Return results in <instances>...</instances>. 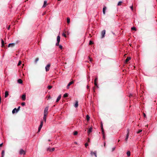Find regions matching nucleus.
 Instances as JSON below:
<instances>
[{"label": "nucleus", "instance_id": "ea45409f", "mask_svg": "<svg viewBox=\"0 0 157 157\" xmlns=\"http://www.w3.org/2000/svg\"><path fill=\"white\" fill-rule=\"evenodd\" d=\"M25 104V102H23L21 103V105L22 106H24Z\"/></svg>", "mask_w": 157, "mask_h": 157}, {"label": "nucleus", "instance_id": "79ce46f5", "mask_svg": "<svg viewBox=\"0 0 157 157\" xmlns=\"http://www.w3.org/2000/svg\"><path fill=\"white\" fill-rule=\"evenodd\" d=\"M59 47L60 49H62L63 48V46L61 45H59Z\"/></svg>", "mask_w": 157, "mask_h": 157}, {"label": "nucleus", "instance_id": "0e129e2a", "mask_svg": "<svg viewBox=\"0 0 157 157\" xmlns=\"http://www.w3.org/2000/svg\"><path fill=\"white\" fill-rule=\"evenodd\" d=\"M120 141V140H118V142H119Z\"/></svg>", "mask_w": 157, "mask_h": 157}, {"label": "nucleus", "instance_id": "ddd939ff", "mask_svg": "<svg viewBox=\"0 0 157 157\" xmlns=\"http://www.w3.org/2000/svg\"><path fill=\"white\" fill-rule=\"evenodd\" d=\"M106 8L105 6H104L103 9V12L104 14H105V11L106 10Z\"/></svg>", "mask_w": 157, "mask_h": 157}, {"label": "nucleus", "instance_id": "0eeeda50", "mask_svg": "<svg viewBox=\"0 0 157 157\" xmlns=\"http://www.w3.org/2000/svg\"><path fill=\"white\" fill-rule=\"evenodd\" d=\"M101 128L102 134L103 135V138L104 139L105 137H104V129L103 128V124L101 123Z\"/></svg>", "mask_w": 157, "mask_h": 157}, {"label": "nucleus", "instance_id": "5fc2aeb1", "mask_svg": "<svg viewBox=\"0 0 157 157\" xmlns=\"http://www.w3.org/2000/svg\"><path fill=\"white\" fill-rule=\"evenodd\" d=\"M130 8L132 9V10H133V6H132L130 7Z\"/></svg>", "mask_w": 157, "mask_h": 157}, {"label": "nucleus", "instance_id": "864d4df0", "mask_svg": "<svg viewBox=\"0 0 157 157\" xmlns=\"http://www.w3.org/2000/svg\"><path fill=\"white\" fill-rule=\"evenodd\" d=\"M10 28V26L9 25V26L8 27L7 29L8 30H9Z\"/></svg>", "mask_w": 157, "mask_h": 157}, {"label": "nucleus", "instance_id": "9d476101", "mask_svg": "<svg viewBox=\"0 0 157 157\" xmlns=\"http://www.w3.org/2000/svg\"><path fill=\"white\" fill-rule=\"evenodd\" d=\"M47 5V1L46 0L44 1V5L42 7L44 8Z\"/></svg>", "mask_w": 157, "mask_h": 157}, {"label": "nucleus", "instance_id": "9b49d317", "mask_svg": "<svg viewBox=\"0 0 157 157\" xmlns=\"http://www.w3.org/2000/svg\"><path fill=\"white\" fill-rule=\"evenodd\" d=\"M15 44L14 43L9 44L8 45V47H13L14 46Z\"/></svg>", "mask_w": 157, "mask_h": 157}, {"label": "nucleus", "instance_id": "13d9d810", "mask_svg": "<svg viewBox=\"0 0 157 157\" xmlns=\"http://www.w3.org/2000/svg\"><path fill=\"white\" fill-rule=\"evenodd\" d=\"M87 88H88V89H89V86H87Z\"/></svg>", "mask_w": 157, "mask_h": 157}, {"label": "nucleus", "instance_id": "cd10ccee", "mask_svg": "<svg viewBox=\"0 0 157 157\" xmlns=\"http://www.w3.org/2000/svg\"><path fill=\"white\" fill-rule=\"evenodd\" d=\"M78 132L77 131H75L73 133V134L74 135H76L78 134Z\"/></svg>", "mask_w": 157, "mask_h": 157}, {"label": "nucleus", "instance_id": "e433bc0d", "mask_svg": "<svg viewBox=\"0 0 157 157\" xmlns=\"http://www.w3.org/2000/svg\"><path fill=\"white\" fill-rule=\"evenodd\" d=\"M39 60V58H36V59L35 60V62L36 63L37 61H38Z\"/></svg>", "mask_w": 157, "mask_h": 157}, {"label": "nucleus", "instance_id": "4c0bfd02", "mask_svg": "<svg viewBox=\"0 0 157 157\" xmlns=\"http://www.w3.org/2000/svg\"><path fill=\"white\" fill-rule=\"evenodd\" d=\"M131 29L133 30H136V29L135 27H132Z\"/></svg>", "mask_w": 157, "mask_h": 157}, {"label": "nucleus", "instance_id": "052dcab7", "mask_svg": "<svg viewBox=\"0 0 157 157\" xmlns=\"http://www.w3.org/2000/svg\"><path fill=\"white\" fill-rule=\"evenodd\" d=\"M75 144H77V143L76 142H75Z\"/></svg>", "mask_w": 157, "mask_h": 157}, {"label": "nucleus", "instance_id": "423d86ee", "mask_svg": "<svg viewBox=\"0 0 157 157\" xmlns=\"http://www.w3.org/2000/svg\"><path fill=\"white\" fill-rule=\"evenodd\" d=\"M19 154L20 155H25V151L22 149H21L19 151Z\"/></svg>", "mask_w": 157, "mask_h": 157}, {"label": "nucleus", "instance_id": "f3484780", "mask_svg": "<svg viewBox=\"0 0 157 157\" xmlns=\"http://www.w3.org/2000/svg\"><path fill=\"white\" fill-rule=\"evenodd\" d=\"M60 36H58L57 37V41L58 42H59L60 41Z\"/></svg>", "mask_w": 157, "mask_h": 157}, {"label": "nucleus", "instance_id": "c756f323", "mask_svg": "<svg viewBox=\"0 0 157 157\" xmlns=\"http://www.w3.org/2000/svg\"><path fill=\"white\" fill-rule=\"evenodd\" d=\"M55 150V148L54 147H53L52 149H50V152L53 151H54Z\"/></svg>", "mask_w": 157, "mask_h": 157}, {"label": "nucleus", "instance_id": "dca6fc26", "mask_svg": "<svg viewBox=\"0 0 157 157\" xmlns=\"http://www.w3.org/2000/svg\"><path fill=\"white\" fill-rule=\"evenodd\" d=\"M8 95H9V94H8V92L7 91H6L5 92V98L7 97V96H8Z\"/></svg>", "mask_w": 157, "mask_h": 157}, {"label": "nucleus", "instance_id": "49530a36", "mask_svg": "<svg viewBox=\"0 0 157 157\" xmlns=\"http://www.w3.org/2000/svg\"><path fill=\"white\" fill-rule=\"evenodd\" d=\"M127 134L129 135V129H128L127 130Z\"/></svg>", "mask_w": 157, "mask_h": 157}, {"label": "nucleus", "instance_id": "2eb2a0df", "mask_svg": "<svg viewBox=\"0 0 157 157\" xmlns=\"http://www.w3.org/2000/svg\"><path fill=\"white\" fill-rule=\"evenodd\" d=\"M92 128L91 127L88 130V134H89L90 132H92Z\"/></svg>", "mask_w": 157, "mask_h": 157}, {"label": "nucleus", "instance_id": "a878e982", "mask_svg": "<svg viewBox=\"0 0 157 157\" xmlns=\"http://www.w3.org/2000/svg\"><path fill=\"white\" fill-rule=\"evenodd\" d=\"M67 22L68 24H69L70 23V19L69 17L67 18Z\"/></svg>", "mask_w": 157, "mask_h": 157}, {"label": "nucleus", "instance_id": "680f3d73", "mask_svg": "<svg viewBox=\"0 0 157 157\" xmlns=\"http://www.w3.org/2000/svg\"><path fill=\"white\" fill-rule=\"evenodd\" d=\"M48 141H51V140H48Z\"/></svg>", "mask_w": 157, "mask_h": 157}, {"label": "nucleus", "instance_id": "aec40b11", "mask_svg": "<svg viewBox=\"0 0 157 157\" xmlns=\"http://www.w3.org/2000/svg\"><path fill=\"white\" fill-rule=\"evenodd\" d=\"M78 106V101H76L75 105V106L76 108H77Z\"/></svg>", "mask_w": 157, "mask_h": 157}, {"label": "nucleus", "instance_id": "f704fd0d", "mask_svg": "<svg viewBox=\"0 0 157 157\" xmlns=\"http://www.w3.org/2000/svg\"><path fill=\"white\" fill-rule=\"evenodd\" d=\"M21 61H20V60L19 61L18 63V64H17V66H19L20 65H21Z\"/></svg>", "mask_w": 157, "mask_h": 157}, {"label": "nucleus", "instance_id": "39448f33", "mask_svg": "<svg viewBox=\"0 0 157 157\" xmlns=\"http://www.w3.org/2000/svg\"><path fill=\"white\" fill-rule=\"evenodd\" d=\"M50 66H51L50 64L49 63L46 66V67H45V69H46V71H49V70L50 69Z\"/></svg>", "mask_w": 157, "mask_h": 157}, {"label": "nucleus", "instance_id": "393cba45", "mask_svg": "<svg viewBox=\"0 0 157 157\" xmlns=\"http://www.w3.org/2000/svg\"><path fill=\"white\" fill-rule=\"evenodd\" d=\"M86 120L87 121H89V120L90 117L88 115H86Z\"/></svg>", "mask_w": 157, "mask_h": 157}, {"label": "nucleus", "instance_id": "72a5a7b5", "mask_svg": "<svg viewBox=\"0 0 157 157\" xmlns=\"http://www.w3.org/2000/svg\"><path fill=\"white\" fill-rule=\"evenodd\" d=\"M93 44V42L92 41L90 40L89 42V45H92Z\"/></svg>", "mask_w": 157, "mask_h": 157}, {"label": "nucleus", "instance_id": "5701e85b", "mask_svg": "<svg viewBox=\"0 0 157 157\" xmlns=\"http://www.w3.org/2000/svg\"><path fill=\"white\" fill-rule=\"evenodd\" d=\"M129 136V135L128 134H127V135L126 136V138L125 139V140L126 141H127L128 139V136Z\"/></svg>", "mask_w": 157, "mask_h": 157}, {"label": "nucleus", "instance_id": "473e14b6", "mask_svg": "<svg viewBox=\"0 0 157 157\" xmlns=\"http://www.w3.org/2000/svg\"><path fill=\"white\" fill-rule=\"evenodd\" d=\"M122 3V2L121 1L119 2L118 3V6H120Z\"/></svg>", "mask_w": 157, "mask_h": 157}, {"label": "nucleus", "instance_id": "f257e3e1", "mask_svg": "<svg viewBox=\"0 0 157 157\" xmlns=\"http://www.w3.org/2000/svg\"><path fill=\"white\" fill-rule=\"evenodd\" d=\"M98 80V78L97 77H96L94 81V84L95 85V86L93 87V94L94 95L95 93V90L97 89V88L98 87V85H97V81Z\"/></svg>", "mask_w": 157, "mask_h": 157}, {"label": "nucleus", "instance_id": "69168bd1", "mask_svg": "<svg viewBox=\"0 0 157 157\" xmlns=\"http://www.w3.org/2000/svg\"><path fill=\"white\" fill-rule=\"evenodd\" d=\"M58 0L59 1H60L61 0Z\"/></svg>", "mask_w": 157, "mask_h": 157}, {"label": "nucleus", "instance_id": "20e7f679", "mask_svg": "<svg viewBox=\"0 0 157 157\" xmlns=\"http://www.w3.org/2000/svg\"><path fill=\"white\" fill-rule=\"evenodd\" d=\"M48 107H46L44 109V114H45L46 115H47L48 114Z\"/></svg>", "mask_w": 157, "mask_h": 157}, {"label": "nucleus", "instance_id": "3c124183", "mask_svg": "<svg viewBox=\"0 0 157 157\" xmlns=\"http://www.w3.org/2000/svg\"><path fill=\"white\" fill-rule=\"evenodd\" d=\"M1 97L0 95V104L1 103Z\"/></svg>", "mask_w": 157, "mask_h": 157}, {"label": "nucleus", "instance_id": "e2e57ef3", "mask_svg": "<svg viewBox=\"0 0 157 157\" xmlns=\"http://www.w3.org/2000/svg\"><path fill=\"white\" fill-rule=\"evenodd\" d=\"M105 144H104V146H105Z\"/></svg>", "mask_w": 157, "mask_h": 157}, {"label": "nucleus", "instance_id": "b1692460", "mask_svg": "<svg viewBox=\"0 0 157 157\" xmlns=\"http://www.w3.org/2000/svg\"><path fill=\"white\" fill-rule=\"evenodd\" d=\"M47 115L45 114H44V116L43 117V120L44 121H46V117L47 116Z\"/></svg>", "mask_w": 157, "mask_h": 157}, {"label": "nucleus", "instance_id": "8fccbe9b", "mask_svg": "<svg viewBox=\"0 0 157 157\" xmlns=\"http://www.w3.org/2000/svg\"><path fill=\"white\" fill-rule=\"evenodd\" d=\"M89 60L90 62H91L92 61V59L90 58V57H89Z\"/></svg>", "mask_w": 157, "mask_h": 157}, {"label": "nucleus", "instance_id": "c9c22d12", "mask_svg": "<svg viewBox=\"0 0 157 157\" xmlns=\"http://www.w3.org/2000/svg\"><path fill=\"white\" fill-rule=\"evenodd\" d=\"M52 88V86H48V89H50Z\"/></svg>", "mask_w": 157, "mask_h": 157}, {"label": "nucleus", "instance_id": "4be33fe9", "mask_svg": "<svg viewBox=\"0 0 157 157\" xmlns=\"http://www.w3.org/2000/svg\"><path fill=\"white\" fill-rule=\"evenodd\" d=\"M4 154H5L4 151L2 150V157H4Z\"/></svg>", "mask_w": 157, "mask_h": 157}, {"label": "nucleus", "instance_id": "c85d7f7f", "mask_svg": "<svg viewBox=\"0 0 157 157\" xmlns=\"http://www.w3.org/2000/svg\"><path fill=\"white\" fill-rule=\"evenodd\" d=\"M17 111V109L16 108H14L12 111V113H15V111Z\"/></svg>", "mask_w": 157, "mask_h": 157}, {"label": "nucleus", "instance_id": "09e8293b", "mask_svg": "<svg viewBox=\"0 0 157 157\" xmlns=\"http://www.w3.org/2000/svg\"><path fill=\"white\" fill-rule=\"evenodd\" d=\"M88 143H85V147H87V146H88Z\"/></svg>", "mask_w": 157, "mask_h": 157}, {"label": "nucleus", "instance_id": "a19ab883", "mask_svg": "<svg viewBox=\"0 0 157 157\" xmlns=\"http://www.w3.org/2000/svg\"><path fill=\"white\" fill-rule=\"evenodd\" d=\"M20 106H19L17 109V111L16 112H17L20 109Z\"/></svg>", "mask_w": 157, "mask_h": 157}, {"label": "nucleus", "instance_id": "338daca9", "mask_svg": "<svg viewBox=\"0 0 157 157\" xmlns=\"http://www.w3.org/2000/svg\"><path fill=\"white\" fill-rule=\"evenodd\" d=\"M27 1H28V0H26Z\"/></svg>", "mask_w": 157, "mask_h": 157}, {"label": "nucleus", "instance_id": "c03bdc74", "mask_svg": "<svg viewBox=\"0 0 157 157\" xmlns=\"http://www.w3.org/2000/svg\"><path fill=\"white\" fill-rule=\"evenodd\" d=\"M50 149H50L49 147L47 148V151H50Z\"/></svg>", "mask_w": 157, "mask_h": 157}, {"label": "nucleus", "instance_id": "4468645a", "mask_svg": "<svg viewBox=\"0 0 157 157\" xmlns=\"http://www.w3.org/2000/svg\"><path fill=\"white\" fill-rule=\"evenodd\" d=\"M61 95H59L58 96V97L57 98L56 101V102H58L60 100V99H61Z\"/></svg>", "mask_w": 157, "mask_h": 157}, {"label": "nucleus", "instance_id": "f03ea898", "mask_svg": "<svg viewBox=\"0 0 157 157\" xmlns=\"http://www.w3.org/2000/svg\"><path fill=\"white\" fill-rule=\"evenodd\" d=\"M91 156H95L96 157H97V151H91L90 153Z\"/></svg>", "mask_w": 157, "mask_h": 157}, {"label": "nucleus", "instance_id": "a18cd8bd", "mask_svg": "<svg viewBox=\"0 0 157 157\" xmlns=\"http://www.w3.org/2000/svg\"><path fill=\"white\" fill-rule=\"evenodd\" d=\"M59 42H57V43H56V46H59Z\"/></svg>", "mask_w": 157, "mask_h": 157}, {"label": "nucleus", "instance_id": "6ab92c4d", "mask_svg": "<svg viewBox=\"0 0 157 157\" xmlns=\"http://www.w3.org/2000/svg\"><path fill=\"white\" fill-rule=\"evenodd\" d=\"M131 59V58L130 57H127L125 60L126 63L128 62L130 59Z\"/></svg>", "mask_w": 157, "mask_h": 157}, {"label": "nucleus", "instance_id": "a211bd4d", "mask_svg": "<svg viewBox=\"0 0 157 157\" xmlns=\"http://www.w3.org/2000/svg\"><path fill=\"white\" fill-rule=\"evenodd\" d=\"M17 82L19 83H22V81L21 79H19L17 80Z\"/></svg>", "mask_w": 157, "mask_h": 157}, {"label": "nucleus", "instance_id": "58836bf2", "mask_svg": "<svg viewBox=\"0 0 157 157\" xmlns=\"http://www.w3.org/2000/svg\"><path fill=\"white\" fill-rule=\"evenodd\" d=\"M62 35L64 36V37H66V34L64 33H63V34H62Z\"/></svg>", "mask_w": 157, "mask_h": 157}, {"label": "nucleus", "instance_id": "bb28decb", "mask_svg": "<svg viewBox=\"0 0 157 157\" xmlns=\"http://www.w3.org/2000/svg\"><path fill=\"white\" fill-rule=\"evenodd\" d=\"M68 97V94L67 93H65L63 96V97L64 98H66Z\"/></svg>", "mask_w": 157, "mask_h": 157}, {"label": "nucleus", "instance_id": "6e6d98bb", "mask_svg": "<svg viewBox=\"0 0 157 157\" xmlns=\"http://www.w3.org/2000/svg\"><path fill=\"white\" fill-rule=\"evenodd\" d=\"M144 117H146V114L145 113H144Z\"/></svg>", "mask_w": 157, "mask_h": 157}, {"label": "nucleus", "instance_id": "412c9836", "mask_svg": "<svg viewBox=\"0 0 157 157\" xmlns=\"http://www.w3.org/2000/svg\"><path fill=\"white\" fill-rule=\"evenodd\" d=\"M127 155L128 157H129L130 155V151H128L127 152Z\"/></svg>", "mask_w": 157, "mask_h": 157}, {"label": "nucleus", "instance_id": "1a4fd4ad", "mask_svg": "<svg viewBox=\"0 0 157 157\" xmlns=\"http://www.w3.org/2000/svg\"><path fill=\"white\" fill-rule=\"evenodd\" d=\"M22 99L23 100L25 101L26 99V95L25 94H23L22 96Z\"/></svg>", "mask_w": 157, "mask_h": 157}, {"label": "nucleus", "instance_id": "2f4dec72", "mask_svg": "<svg viewBox=\"0 0 157 157\" xmlns=\"http://www.w3.org/2000/svg\"><path fill=\"white\" fill-rule=\"evenodd\" d=\"M41 128H42V127H39L38 128V132H37V133L39 132H40V131Z\"/></svg>", "mask_w": 157, "mask_h": 157}, {"label": "nucleus", "instance_id": "6e6552de", "mask_svg": "<svg viewBox=\"0 0 157 157\" xmlns=\"http://www.w3.org/2000/svg\"><path fill=\"white\" fill-rule=\"evenodd\" d=\"M74 81H72L70 82H69V83L68 84L67 86V89H69V86L71 85V84H72L73 83H74Z\"/></svg>", "mask_w": 157, "mask_h": 157}, {"label": "nucleus", "instance_id": "603ef678", "mask_svg": "<svg viewBox=\"0 0 157 157\" xmlns=\"http://www.w3.org/2000/svg\"><path fill=\"white\" fill-rule=\"evenodd\" d=\"M3 145V143H2L1 144H0V147H1Z\"/></svg>", "mask_w": 157, "mask_h": 157}, {"label": "nucleus", "instance_id": "4d7b16f0", "mask_svg": "<svg viewBox=\"0 0 157 157\" xmlns=\"http://www.w3.org/2000/svg\"><path fill=\"white\" fill-rule=\"evenodd\" d=\"M90 139H89V138H88L87 141H88V142H90Z\"/></svg>", "mask_w": 157, "mask_h": 157}, {"label": "nucleus", "instance_id": "f8f14e48", "mask_svg": "<svg viewBox=\"0 0 157 157\" xmlns=\"http://www.w3.org/2000/svg\"><path fill=\"white\" fill-rule=\"evenodd\" d=\"M1 41H2V42H1V43H2V47H3L4 46L5 43H4V41H3V39H1Z\"/></svg>", "mask_w": 157, "mask_h": 157}, {"label": "nucleus", "instance_id": "bf43d9fd", "mask_svg": "<svg viewBox=\"0 0 157 157\" xmlns=\"http://www.w3.org/2000/svg\"><path fill=\"white\" fill-rule=\"evenodd\" d=\"M51 98L50 96H49V97H48V98Z\"/></svg>", "mask_w": 157, "mask_h": 157}, {"label": "nucleus", "instance_id": "de8ad7c7", "mask_svg": "<svg viewBox=\"0 0 157 157\" xmlns=\"http://www.w3.org/2000/svg\"><path fill=\"white\" fill-rule=\"evenodd\" d=\"M115 148L116 147H113L112 148V151H114L115 150Z\"/></svg>", "mask_w": 157, "mask_h": 157}, {"label": "nucleus", "instance_id": "7ed1b4c3", "mask_svg": "<svg viewBox=\"0 0 157 157\" xmlns=\"http://www.w3.org/2000/svg\"><path fill=\"white\" fill-rule=\"evenodd\" d=\"M105 30H103L101 33V38H103L105 36Z\"/></svg>", "mask_w": 157, "mask_h": 157}, {"label": "nucleus", "instance_id": "7c9ffc66", "mask_svg": "<svg viewBox=\"0 0 157 157\" xmlns=\"http://www.w3.org/2000/svg\"><path fill=\"white\" fill-rule=\"evenodd\" d=\"M43 125V121H42L41 122L40 124V125L39 126V127H42Z\"/></svg>", "mask_w": 157, "mask_h": 157}, {"label": "nucleus", "instance_id": "37998d69", "mask_svg": "<svg viewBox=\"0 0 157 157\" xmlns=\"http://www.w3.org/2000/svg\"><path fill=\"white\" fill-rule=\"evenodd\" d=\"M142 131V130H139L137 132V133H140V132H141Z\"/></svg>", "mask_w": 157, "mask_h": 157}]
</instances>
